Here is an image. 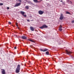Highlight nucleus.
Segmentation results:
<instances>
[{
  "label": "nucleus",
  "mask_w": 74,
  "mask_h": 74,
  "mask_svg": "<svg viewBox=\"0 0 74 74\" xmlns=\"http://www.w3.org/2000/svg\"><path fill=\"white\" fill-rule=\"evenodd\" d=\"M60 20H62L63 19V15L62 14L60 17Z\"/></svg>",
  "instance_id": "nucleus-6"
},
{
  "label": "nucleus",
  "mask_w": 74,
  "mask_h": 74,
  "mask_svg": "<svg viewBox=\"0 0 74 74\" xmlns=\"http://www.w3.org/2000/svg\"><path fill=\"white\" fill-rule=\"evenodd\" d=\"M25 0V1H27V0Z\"/></svg>",
  "instance_id": "nucleus-29"
},
{
  "label": "nucleus",
  "mask_w": 74,
  "mask_h": 74,
  "mask_svg": "<svg viewBox=\"0 0 74 74\" xmlns=\"http://www.w3.org/2000/svg\"><path fill=\"white\" fill-rule=\"evenodd\" d=\"M46 54L47 55H49V52L48 51L46 52Z\"/></svg>",
  "instance_id": "nucleus-13"
},
{
  "label": "nucleus",
  "mask_w": 74,
  "mask_h": 74,
  "mask_svg": "<svg viewBox=\"0 0 74 74\" xmlns=\"http://www.w3.org/2000/svg\"><path fill=\"white\" fill-rule=\"evenodd\" d=\"M23 52V51H22V52Z\"/></svg>",
  "instance_id": "nucleus-30"
},
{
  "label": "nucleus",
  "mask_w": 74,
  "mask_h": 74,
  "mask_svg": "<svg viewBox=\"0 0 74 74\" xmlns=\"http://www.w3.org/2000/svg\"><path fill=\"white\" fill-rule=\"evenodd\" d=\"M29 41H31V42H34V41H33V40H32L29 39Z\"/></svg>",
  "instance_id": "nucleus-17"
},
{
  "label": "nucleus",
  "mask_w": 74,
  "mask_h": 74,
  "mask_svg": "<svg viewBox=\"0 0 74 74\" xmlns=\"http://www.w3.org/2000/svg\"><path fill=\"white\" fill-rule=\"evenodd\" d=\"M59 31H60V32H61V31H62V29L61 28H59Z\"/></svg>",
  "instance_id": "nucleus-15"
},
{
  "label": "nucleus",
  "mask_w": 74,
  "mask_h": 74,
  "mask_svg": "<svg viewBox=\"0 0 74 74\" xmlns=\"http://www.w3.org/2000/svg\"><path fill=\"white\" fill-rule=\"evenodd\" d=\"M59 28H62V25H60Z\"/></svg>",
  "instance_id": "nucleus-18"
},
{
  "label": "nucleus",
  "mask_w": 74,
  "mask_h": 74,
  "mask_svg": "<svg viewBox=\"0 0 74 74\" xmlns=\"http://www.w3.org/2000/svg\"><path fill=\"white\" fill-rule=\"evenodd\" d=\"M1 73L2 74H5V70L4 69H2L1 70Z\"/></svg>",
  "instance_id": "nucleus-7"
},
{
  "label": "nucleus",
  "mask_w": 74,
  "mask_h": 74,
  "mask_svg": "<svg viewBox=\"0 0 74 74\" xmlns=\"http://www.w3.org/2000/svg\"><path fill=\"white\" fill-rule=\"evenodd\" d=\"M21 3H16V5L14 6V7H18V6H19V5H21Z\"/></svg>",
  "instance_id": "nucleus-4"
},
{
  "label": "nucleus",
  "mask_w": 74,
  "mask_h": 74,
  "mask_svg": "<svg viewBox=\"0 0 74 74\" xmlns=\"http://www.w3.org/2000/svg\"><path fill=\"white\" fill-rule=\"evenodd\" d=\"M33 1L34 3H40V2H41V1H42V0H41L40 1H38V0H33Z\"/></svg>",
  "instance_id": "nucleus-9"
},
{
  "label": "nucleus",
  "mask_w": 74,
  "mask_h": 74,
  "mask_svg": "<svg viewBox=\"0 0 74 74\" xmlns=\"http://www.w3.org/2000/svg\"><path fill=\"white\" fill-rule=\"evenodd\" d=\"M30 29L31 30H32V31H34V28H33L32 27H30Z\"/></svg>",
  "instance_id": "nucleus-12"
},
{
  "label": "nucleus",
  "mask_w": 74,
  "mask_h": 74,
  "mask_svg": "<svg viewBox=\"0 0 74 74\" xmlns=\"http://www.w3.org/2000/svg\"><path fill=\"white\" fill-rule=\"evenodd\" d=\"M7 8L8 10H9V9H10V8H9V7H7Z\"/></svg>",
  "instance_id": "nucleus-24"
},
{
  "label": "nucleus",
  "mask_w": 74,
  "mask_h": 74,
  "mask_svg": "<svg viewBox=\"0 0 74 74\" xmlns=\"http://www.w3.org/2000/svg\"><path fill=\"white\" fill-rule=\"evenodd\" d=\"M47 27H48V26L46 25H43L42 27H40L39 28L41 29H44V28H47Z\"/></svg>",
  "instance_id": "nucleus-2"
},
{
  "label": "nucleus",
  "mask_w": 74,
  "mask_h": 74,
  "mask_svg": "<svg viewBox=\"0 0 74 74\" xmlns=\"http://www.w3.org/2000/svg\"><path fill=\"white\" fill-rule=\"evenodd\" d=\"M8 23L9 24H11V23L10 22H9Z\"/></svg>",
  "instance_id": "nucleus-23"
},
{
  "label": "nucleus",
  "mask_w": 74,
  "mask_h": 74,
  "mask_svg": "<svg viewBox=\"0 0 74 74\" xmlns=\"http://www.w3.org/2000/svg\"><path fill=\"white\" fill-rule=\"evenodd\" d=\"M20 71V65H18L17 66V68L16 70V73H19Z\"/></svg>",
  "instance_id": "nucleus-1"
},
{
  "label": "nucleus",
  "mask_w": 74,
  "mask_h": 74,
  "mask_svg": "<svg viewBox=\"0 0 74 74\" xmlns=\"http://www.w3.org/2000/svg\"><path fill=\"white\" fill-rule=\"evenodd\" d=\"M60 2H63V1H62V0H61V1H60Z\"/></svg>",
  "instance_id": "nucleus-27"
},
{
  "label": "nucleus",
  "mask_w": 74,
  "mask_h": 74,
  "mask_svg": "<svg viewBox=\"0 0 74 74\" xmlns=\"http://www.w3.org/2000/svg\"><path fill=\"white\" fill-rule=\"evenodd\" d=\"M27 21H28V22H29V20H27Z\"/></svg>",
  "instance_id": "nucleus-26"
},
{
  "label": "nucleus",
  "mask_w": 74,
  "mask_h": 74,
  "mask_svg": "<svg viewBox=\"0 0 74 74\" xmlns=\"http://www.w3.org/2000/svg\"><path fill=\"white\" fill-rule=\"evenodd\" d=\"M66 13L67 14H70V12H68V11H66Z\"/></svg>",
  "instance_id": "nucleus-16"
},
{
  "label": "nucleus",
  "mask_w": 74,
  "mask_h": 74,
  "mask_svg": "<svg viewBox=\"0 0 74 74\" xmlns=\"http://www.w3.org/2000/svg\"><path fill=\"white\" fill-rule=\"evenodd\" d=\"M22 39H24L25 40V39H26V38H27V37L25 36H23L22 37Z\"/></svg>",
  "instance_id": "nucleus-11"
},
{
  "label": "nucleus",
  "mask_w": 74,
  "mask_h": 74,
  "mask_svg": "<svg viewBox=\"0 0 74 74\" xmlns=\"http://www.w3.org/2000/svg\"><path fill=\"white\" fill-rule=\"evenodd\" d=\"M23 16H24L25 17H26V15H23Z\"/></svg>",
  "instance_id": "nucleus-20"
},
{
  "label": "nucleus",
  "mask_w": 74,
  "mask_h": 74,
  "mask_svg": "<svg viewBox=\"0 0 74 74\" xmlns=\"http://www.w3.org/2000/svg\"><path fill=\"white\" fill-rule=\"evenodd\" d=\"M69 3H71V4H72V2H71V1H69Z\"/></svg>",
  "instance_id": "nucleus-21"
},
{
  "label": "nucleus",
  "mask_w": 74,
  "mask_h": 74,
  "mask_svg": "<svg viewBox=\"0 0 74 74\" xmlns=\"http://www.w3.org/2000/svg\"><path fill=\"white\" fill-rule=\"evenodd\" d=\"M14 49H16V47H14Z\"/></svg>",
  "instance_id": "nucleus-25"
},
{
  "label": "nucleus",
  "mask_w": 74,
  "mask_h": 74,
  "mask_svg": "<svg viewBox=\"0 0 74 74\" xmlns=\"http://www.w3.org/2000/svg\"><path fill=\"white\" fill-rule=\"evenodd\" d=\"M16 26H18V25H16Z\"/></svg>",
  "instance_id": "nucleus-28"
},
{
  "label": "nucleus",
  "mask_w": 74,
  "mask_h": 74,
  "mask_svg": "<svg viewBox=\"0 0 74 74\" xmlns=\"http://www.w3.org/2000/svg\"><path fill=\"white\" fill-rule=\"evenodd\" d=\"M66 52L67 54V55H71V54L72 53V52H71L70 51H69L67 50H66Z\"/></svg>",
  "instance_id": "nucleus-3"
},
{
  "label": "nucleus",
  "mask_w": 74,
  "mask_h": 74,
  "mask_svg": "<svg viewBox=\"0 0 74 74\" xmlns=\"http://www.w3.org/2000/svg\"><path fill=\"white\" fill-rule=\"evenodd\" d=\"M25 8H26L27 10H28V9H29V6H27L25 7Z\"/></svg>",
  "instance_id": "nucleus-14"
},
{
  "label": "nucleus",
  "mask_w": 74,
  "mask_h": 74,
  "mask_svg": "<svg viewBox=\"0 0 74 74\" xmlns=\"http://www.w3.org/2000/svg\"><path fill=\"white\" fill-rule=\"evenodd\" d=\"M40 51H42L43 52H45V51H48V50L47 49H45L44 50L42 49H40Z\"/></svg>",
  "instance_id": "nucleus-8"
},
{
  "label": "nucleus",
  "mask_w": 74,
  "mask_h": 74,
  "mask_svg": "<svg viewBox=\"0 0 74 74\" xmlns=\"http://www.w3.org/2000/svg\"><path fill=\"white\" fill-rule=\"evenodd\" d=\"M3 5V3H0V5Z\"/></svg>",
  "instance_id": "nucleus-19"
},
{
  "label": "nucleus",
  "mask_w": 74,
  "mask_h": 74,
  "mask_svg": "<svg viewBox=\"0 0 74 74\" xmlns=\"http://www.w3.org/2000/svg\"><path fill=\"white\" fill-rule=\"evenodd\" d=\"M20 13L22 15H23L24 14H25V12L23 11H21Z\"/></svg>",
  "instance_id": "nucleus-10"
},
{
  "label": "nucleus",
  "mask_w": 74,
  "mask_h": 74,
  "mask_svg": "<svg viewBox=\"0 0 74 74\" xmlns=\"http://www.w3.org/2000/svg\"><path fill=\"white\" fill-rule=\"evenodd\" d=\"M44 12L42 11L41 10H40L38 11V13L40 14V15H42L43 14V13Z\"/></svg>",
  "instance_id": "nucleus-5"
},
{
  "label": "nucleus",
  "mask_w": 74,
  "mask_h": 74,
  "mask_svg": "<svg viewBox=\"0 0 74 74\" xmlns=\"http://www.w3.org/2000/svg\"><path fill=\"white\" fill-rule=\"evenodd\" d=\"M71 22H72V23H74V20L72 21Z\"/></svg>",
  "instance_id": "nucleus-22"
}]
</instances>
